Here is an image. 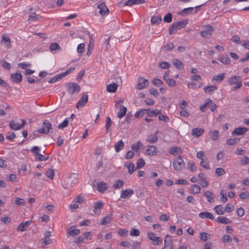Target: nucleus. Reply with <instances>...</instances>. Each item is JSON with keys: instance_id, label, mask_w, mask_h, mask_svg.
Returning <instances> with one entry per match:
<instances>
[{"instance_id": "nucleus-1", "label": "nucleus", "mask_w": 249, "mask_h": 249, "mask_svg": "<svg viewBox=\"0 0 249 249\" xmlns=\"http://www.w3.org/2000/svg\"><path fill=\"white\" fill-rule=\"evenodd\" d=\"M228 82L231 86L234 85L232 90H236L242 86V79L239 76L233 75L228 78Z\"/></svg>"}, {"instance_id": "nucleus-2", "label": "nucleus", "mask_w": 249, "mask_h": 249, "mask_svg": "<svg viewBox=\"0 0 249 249\" xmlns=\"http://www.w3.org/2000/svg\"><path fill=\"white\" fill-rule=\"evenodd\" d=\"M187 21L185 20L179 21L178 22L173 23L169 29V35H173L177 33L178 30L184 28Z\"/></svg>"}, {"instance_id": "nucleus-3", "label": "nucleus", "mask_w": 249, "mask_h": 249, "mask_svg": "<svg viewBox=\"0 0 249 249\" xmlns=\"http://www.w3.org/2000/svg\"><path fill=\"white\" fill-rule=\"evenodd\" d=\"M66 88L70 94H73L75 92H78L81 89V88L79 85L74 82L66 83Z\"/></svg>"}, {"instance_id": "nucleus-4", "label": "nucleus", "mask_w": 249, "mask_h": 249, "mask_svg": "<svg viewBox=\"0 0 249 249\" xmlns=\"http://www.w3.org/2000/svg\"><path fill=\"white\" fill-rule=\"evenodd\" d=\"M204 30L200 32L201 36L205 38H210L212 35V32L214 31L213 27L209 24L203 26Z\"/></svg>"}, {"instance_id": "nucleus-5", "label": "nucleus", "mask_w": 249, "mask_h": 249, "mask_svg": "<svg viewBox=\"0 0 249 249\" xmlns=\"http://www.w3.org/2000/svg\"><path fill=\"white\" fill-rule=\"evenodd\" d=\"M52 129V124L48 120H45L42 125V128L38 130V132L42 134H47Z\"/></svg>"}, {"instance_id": "nucleus-6", "label": "nucleus", "mask_w": 249, "mask_h": 249, "mask_svg": "<svg viewBox=\"0 0 249 249\" xmlns=\"http://www.w3.org/2000/svg\"><path fill=\"white\" fill-rule=\"evenodd\" d=\"M174 168L176 171L180 170L185 167V163L181 157L178 156V159L173 162Z\"/></svg>"}, {"instance_id": "nucleus-7", "label": "nucleus", "mask_w": 249, "mask_h": 249, "mask_svg": "<svg viewBox=\"0 0 249 249\" xmlns=\"http://www.w3.org/2000/svg\"><path fill=\"white\" fill-rule=\"evenodd\" d=\"M21 121L22 122V124H19V123H17L15 121L12 120L9 123V126L13 130H16L21 129L24 127L26 123L25 121L23 119H22Z\"/></svg>"}, {"instance_id": "nucleus-8", "label": "nucleus", "mask_w": 249, "mask_h": 249, "mask_svg": "<svg viewBox=\"0 0 249 249\" xmlns=\"http://www.w3.org/2000/svg\"><path fill=\"white\" fill-rule=\"evenodd\" d=\"M88 101V95L86 93H83L82 97L76 103V107L79 108L80 107H83Z\"/></svg>"}, {"instance_id": "nucleus-9", "label": "nucleus", "mask_w": 249, "mask_h": 249, "mask_svg": "<svg viewBox=\"0 0 249 249\" xmlns=\"http://www.w3.org/2000/svg\"><path fill=\"white\" fill-rule=\"evenodd\" d=\"M158 148L155 145H149L147 146L145 153L146 154L149 156H154L157 155L158 151Z\"/></svg>"}, {"instance_id": "nucleus-10", "label": "nucleus", "mask_w": 249, "mask_h": 249, "mask_svg": "<svg viewBox=\"0 0 249 249\" xmlns=\"http://www.w3.org/2000/svg\"><path fill=\"white\" fill-rule=\"evenodd\" d=\"M148 80L143 77H140L138 79V83L136 89H142L145 88L147 85Z\"/></svg>"}, {"instance_id": "nucleus-11", "label": "nucleus", "mask_w": 249, "mask_h": 249, "mask_svg": "<svg viewBox=\"0 0 249 249\" xmlns=\"http://www.w3.org/2000/svg\"><path fill=\"white\" fill-rule=\"evenodd\" d=\"M97 8L99 9V13L102 16L109 13V9L104 2L98 4Z\"/></svg>"}, {"instance_id": "nucleus-12", "label": "nucleus", "mask_w": 249, "mask_h": 249, "mask_svg": "<svg viewBox=\"0 0 249 249\" xmlns=\"http://www.w3.org/2000/svg\"><path fill=\"white\" fill-rule=\"evenodd\" d=\"M10 79L12 82L16 83H19L22 81V75L20 72L12 73Z\"/></svg>"}, {"instance_id": "nucleus-13", "label": "nucleus", "mask_w": 249, "mask_h": 249, "mask_svg": "<svg viewBox=\"0 0 249 249\" xmlns=\"http://www.w3.org/2000/svg\"><path fill=\"white\" fill-rule=\"evenodd\" d=\"M134 194L132 189L128 188L126 190H123L121 191V197L124 199H128Z\"/></svg>"}, {"instance_id": "nucleus-14", "label": "nucleus", "mask_w": 249, "mask_h": 249, "mask_svg": "<svg viewBox=\"0 0 249 249\" xmlns=\"http://www.w3.org/2000/svg\"><path fill=\"white\" fill-rule=\"evenodd\" d=\"M249 129L246 127H239L236 128L232 132V135H242L248 131Z\"/></svg>"}, {"instance_id": "nucleus-15", "label": "nucleus", "mask_w": 249, "mask_h": 249, "mask_svg": "<svg viewBox=\"0 0 249 249\" xmlns=\"http://www.w3.org/2000/svg\"><path fill=\"white\" fill-rule=\"evenodd\" d=\"M157 133L158 131H157L154 134H151L147 135L145 139L146 141L151 143H156L158 140V137L157 135Z\"/></svg>"}, {"instance_id": "nucleus-16", "label": "nucleus", "mask_w": 249, "mask_h": 249, "mask_svg": "<svg viewBox=\"0 0 249 249\" xmlns=\"http://www.w3.org/2000/svg\"><path fill=\"white\" fill-rule=\"evenodd\" d=\"M104 203L101 201H97L94 203V213L95 214L99 215L100 214V210L103 208Z\"/></svg>"}, {"instance_id": "nucleus-17", "label": "nucleus", "mask_w": 249, "mask_h": 249, "mask_svg": "<svg viewBox=\"0 0 249 249\" xmlns=\"http://www.w3.org/2000/svg\"><path fill=\"white\" fill-rule=\"evenodd\" d=\"M204 132V130L201 128L196 127L192 129V135L197 138L201 136Z\"/></svg>"}, {"instance_id": "nucleus-18", "label": "nucleus", "mask_w": 249, "mask_h": 249, "mask_svg": "<svg viewBox=\"0 0 249 249\" xmlns=\"http://www.w3.org/2000/svg\"><path fill=\"white\" fill-rule=\"evenodd\" d=\"M1 43L3 44L7 48H11L12 47L10 38L5 35L2 36Z\"/></svg>"}, {"instance_id": "nucleus-19", "label": "nucleus", "mask_w": 249, "mask_h": 249, "mask_svg": "<svg viewBox=\"0 0 249 249\" xmlns=\"http://www.w3.org/2000/svg\"><path fill=\"white\" fill-rule=\"evenodd\" d=\"M97 187L98 191L102 193L107 189V183L103 181L97 182Z\"/></svg>"}, {"instance_id": "nucleus-20", "label": "nucleus", "mask_w": 249, "mask_h": 249, "mask_svg": "<svg viewBox=\"0 0 249 249\" xmlns=\"http://www.w3.org/2000/svg\"><path fill=\"white\" fill-rule=\"evenodd\" d=\"M51 236V232L50 231H46L44 233V237L42 239L44 245L51 244L52 243V240L50 238Z\"/></svg>"}, {"instance_id": "nucleus-21", "label": "nucleus", "mask_w": 249, "mask_h": 249, "mask_svg": "<svg viewBox=\"0 0 249 249\" xmlns=\"http://www.w3.org/2000/svg\"><path fill=\"white\" fill-rule=\"evenodd\" d=\"M198 216L200 218L202 219H210L211 220L214 219L213 215L208 212L200 213Z\"/></svg>"}, {"instance_id": "nucleus-22", "label": "nucleus", "mask_w": 249, "mask_h": 249, "mask_svg": "<svg viewBox=\"0 0 249 249\" xmlns=\"http://www.w3.org/2000/svg\"><path fill=\"white\" fill-rule=\"evenodd\" d=\"M76 175L73 174L69 178L67 179L68 185L69 186L72 187L77 181V178Z\"/></svg>"}, {"instance_id": "nucleus-23", "label": "nucleus", "mask_w": 249, "mask_h": 249, "mask_svg": "<svg viewBox=\"0 0 249 249\" xmlns=\"http://www.w3.org/2000/svg\"><path fill=\"white\" fill-rule=\"evenodd\" d=\"M144 110H145V111H146V114H147V115L150 117L153 116H157L159 114H160V110H151L147 109H144Z\"/></svg>"}, {"instance_id": "nucleus-24", "label": "nucleus", "mask_w": 249, "mask_h": 249, "mask_svg": "<svg viewBox=\"0 0 249 249\" xmlns=\"http://www.w3.org/2000/svg\"><path fill=\"white\" fill-rule=\"evenodd\" d=\"M68 234L71 236H74L78 235L80 233V231L79 229H74L73 227H71L68 230Z\"/></svg>"}, {"instance_id": "nucleus-25", "label": "nucleus", "mask_w": 249, "mask_h": 249, "mask_svg": "<svg viewBox=\"0 0 249 249\" xmlns=\"http://www.w3.org/2000/svg\"><path fill=\"white\" fill-rule=\"evenodd\" d=\"M112 214H108L107 216L103 218V220L100 223L101 225H106L110 223L112 220Z\"/></svg>"}, {"instance_id": "nucleus-26", "label": "nucleus", "mask_w": 249, "mask_h": 249, "mask_svg": "<svg viewBox=\"0 0 249 249\" xmlns=\"http://www.w3.org/2000/svg\"><path fill=\"white\" fill-rule=\"evenodd\" d=\"M216 221L221 224H228L231 223V221L228 218L223 216H218Z\"/></svg>"}, {"instance_id": "nucleus-27", "label": "nucleus", "mask_w": 249, "mask_h": 249, "mask_svg": "<svg viewBox=\"0 0 249 249\" xmlns=\"http://www.w3.org/2000/svg\"><path fill=\"white\" fill-rule=\"evenodd\" d=\"M174 66L178 69L182 70L184 68V65L181 61L178 59H174L173 60Z\"/></svg>"}, {"instance_id": "nucleus-28", "label": "nucleus", "mask_w": 249, "mask_h": 249, "mask_svg": "<svg viewBox=\"0 0 249 249\" xmlns=\"http://www.w3.org/2000/svg\"><path fill=\"white\" fill-rule=\"evenodd\" d=\"M217 87L216 86L212 85L209 86H206L204 88V91L206 93L211 94L213 91L216 90Z\"/></svg>"}, {"instance_id": "nucleus-29", "label": "nucleus", "mask_w": 249, "mask_h": 249, "mask_svg": "<svg viewBox=\"0 0 249 249\" xmlns=\"http://www.w3.org/2000/svg\"><path fill=\"white\" fill-rule=\"evenodd\" d=\"M164 246L173 247V243L171 236L170 235H166L165 238L164 239Z\"/></svg>"}, {"instance_id": "nucleus-30", "label": "nucleus", "mask_w": 249, "mask_h": 249, "mask_svg": "<svg viewBox=\"0 0 249 249\" xmlns=\"http://www.w3.org/2000/svg\"><path fill=\"white\" fill-rule=\"evenodd\" d=\"M124 143L122 140H120L116 143L114 145L115 150L116 152H119L124 147Z\"/></svg>"}, {"instance_id": "nucleus-31", "label": "nucleus", "mask_w": 249, "mask_h": 249, "mask_svg": "<svg viewBox=\"0 0 249 249\" xmlns=\"http://www.w3.org/2000/svg\"><path fill=\"white\" fill-rule=\"evenodd\" d=\"M127 108L123 106H121L120 107V110L117 113V117L119 118H123L126 114Z\"/></svg>"}, {"instance_id": "nucleus-32", "label": "nucleus", "mask_w": 249, "mask_h": 249, "mask_svg": "<svg viewBox=\"0 0 249 249\" xmlns=\"http://www.w3.org/2000/svg\"><path fill=\"white\" fill-rule=\"evenodd\" d=\"M143 144L140 141H138L136 143H134L131 145V148L132 150L135 152H138L140 147L142 146Z\"/></svg>"}, {"instance_id": "nucleus-33", "label": "nucleus", "mask_w": 249, "mask_h": 249, "mask_svg": "<svg viewBox=\"0 0 249 249\" xmlns=\"http://www.w3.org/2000/svg\"><path fill=\"white\" fill-rule=\"evenodd\" d=\"M204 196L207 198V201L209 202L214 201V196L213 194L210 191H206L204 194Z\"/></svg>"}, {"instance_id": "nucleus-34", "label": "nucleus", "mask_w": 249, "mask_h": 249, "mask_svg": "<svg viewBox=\"0 0 249 249\" xmlns=\"http://www.w3.org/2000/svg\"><path fill=\"white\" fill-rule=\"evenodd\" d=\"M200 187L196 184H193L191 186V191L192 194H196L200 192Z\"/></svg>"}, {"instance_id": "nucleus-35", "label": "nucleus", "mask_w": 249, "mask_h": 249, "mask_svg": "<svg viewBox=\"0 0 249 249\" xmlns=\"http://www.w3.org/2000/svg\"><path fill=\"white\" fill-rule=\"evenodd\" d=\"M207 107H209L212 111H214L216 108V105L213 102V101L210 99L206 100Z\"/></svg>"}, {"instance_id": "nucleus-36", "label": "nucleus", "mask_w": 249, "mask_h": 249, "mask_svg": "<svg viewBox=\"0 0 249 249\" xmlns=\"http://www.w3.org/2000/svg\"><path fill=\"white\" fill-rule=\"evenodd\" d=\"M214 210L216 213L219 215L223 214L225 212L224 208L221 205H218L215 206L214 208Z\"/></svg>"}, {"instance_id": "nucleus-37", "label": "nucleus", "mask_w": 249, "mask_h": 249, "mask_svg": "<svg viewBox=\"0 0 249 249\" xmlns=\"http://www.w3.org/2000/svg\"><path fill=\"white\" fill-rule=\"evenodd\" d=\"M210 138L213 141H215L219 137V132L218 130H213L210 131L209 132Z\"/></svg>"}, {"instance_id": "nucleus-38", "label": "nucleus", "mask_w": 249, "mask_h": 249, "mask_svg": "<svg viewBox=\"0 0 249 249\" xmlns=\"http://www.w3.org/2000/svg\"><path fill=\"white\" fill-rule=\"evenodd\" d=\"M218 60L225 65H229L231 63V59L228 56H223L221 57H219Z\"/></svg>"}, {"instance_id": "nucleus-39", "label": "nucleus", "mask_w": 249, "mask_h": 249, "mask_svg": "<svg viewBox=\"0 0 249 249\" xmlns=\"http://www.w3.org/2000/svg\"><path fill=\"white\" fill-rule=\"evenodd\" d=\"M117 88V85L115 83L110 84L107 86V90L109 92H115Z\"/></svg>"}, {"instance_id": "nucleus-40", "label": "nucleus", "mask_w": 249, "mask_h": 249, "mask_svg": "<svg viewBox=\"0 0 249 249\" xmlns=\"http://www.w3.org/2000/svg\"><path fill=\"white\" fill-rule=\"evenodd\" d=\"M225 74H226V73L225 72H223V73L218 74L217 75H214L213 77V80H214V81H217L219 82H221V81H222L224 80L225 76Z\"/></svg>"}, {"instance_id": "nucleus-41", "label": "nucleus", "mask_w": 249, "mask_h": 249, "mask_svg": "<svg viewBox=\"0 0 249 249\" xmlns=\"http://www.w3.org/2000/svg\"><path fill=\"white\" fill-rule=\"evenodd\" d=\"M161 21V17L159 16H153L151 19V23L152 25L159 24Z\"/></svg>"}, {"instance_id": "nucleus-42", "label": "nucleus", "mask_w": 249, "mask_h": 249, "mask_svg": "<svg viewBox=\"0 0 249 249\" xmlns=\"http://www.w3.org/2000/svg\"><path fill=\"white\" fill-rule=\"evenodd\" d=\"M70 118H66L65 120L61 123L59 124L57 126L58 129H63L66 127L69 124Z\"/></svg>"}, {"instance_id": "nucleus-43", "label": "nucleus", "mask_w": 249, "mask_h": 249, "mask_svg": "<svg viewBox=\"0 0 249 249\" xmlns=\"http://www.w3.org/2000/svg\"><path fill=\"white\" fill-rule=\"evenodd\" d=\"M152 244L155 246L160 245L162 242V239L160 237L156 236L152 240Z\"/></svg>"}, {"instance_id": "nucleus-44", "label": "nucleus", "mask_w": 249, "mask_h": 249, "mask_svg": "<svg viewBox=\"0 0 249 249\" xmlns=\"http://www.w3.org/2000/svg\"><path fill=\"white\" fill-rule=\"evenodd\" d=\"M145 164L144 160L142 158H140L137 162L136 169L141 168L144 166Z\"/></svg>"}, {"instance_id": "nucleus-45", "label": "nucleus", "mask_w": 249, "mask_h": 249, "mask_svg": "<svg viewBox=\"0 0 249 249\" xmlns=\"http://www.w3.org/2000/svg\"><path fill=\"white\" fill-rule=\"evenodd\" d=\"M152 83L156 87H160V86L162 85L163 84L162 81L157 78H154L152 80Z\"/></svg>"}, {"instance_id": "nucleus-46", "label": "nucleus", "mask_w": 249, "mask_h": 249, "mask_svg": "<svg viewBox=\"0 0 249 249\" xmlns=\"http://www.w3.org/2000/svg\"><path fill=\"white\" fill-rule=\"evenodd\" d=\"M50 49L52 52L56 51V50H60V47L57 43H53L50 46Z\"/></svg>"}, {"instance_id": "nucleus-47", "label": "nucleus", "mask_w": 249, "mask_h": 249, "mask_svg": "<svg viewBox=\"0 0 249 249\" xmlns=\"http://www.w3.org/2000/svg\"><path fill=\"white\" fill-rule=\"evenodd\" d=\"M165 81L170 87H174L176 86V81L172 78H168L165 79Z\"/></svg>"}, {"instance_id": "nucleus-48", "label": "nucleus", "mask_w": 249, "mask_h": 249, "mask_svg": "<svg viewBox=\"0 0 249 249\" xmlns=\"http://www.w3.org/2000/svg\"><path fill=\"white\" fill-rule=\"evenodd\" d=\"M112 122L110 118L108 116L107 117L106 120V124H105V128H106L107 132L109 130L111 125L112 124Z\"/></svg>"}, {"instance_id": "nucleus-49", "label": "nucleus", "mask_w": 249, "mask_h": 249, "mask_svg": "<svg viewBox=\"0 0 249 249\" xmlns=\"http://www.w3.org/2000/svg\"><path fill=\"white\" fill-rule=\"evenodd\" d=\"M224 209L225 212L231 213L234 210V206L231 203H228Z\"/></svg>"}, {"instance_id": "nucleus-50", "label": "nucleus", "mask_w": 249, "mask_h": 249, "mask_svg": "<svg viewBox=\"0 0 249 249\" xmlns=\"http://www.w3.org/2000/svg\"><path fill=\"white\" fill-rule=\"evenodd\" d=\"M174 45L172 42H168L166 45L163 46L162 49L164 51H170L173 49Z\"/></svg>"}, {"instance_id": "nucleus-51", "label": "nucleus", "mask_w": 249, "mask_h": 249, "mask_svg": "<svg viewBox=\"0 0 249 249\" xmlns=\"http://www.w3.org/2000/svg\"><path fill=\"white\" fill-rule=\"evenodd\" d=\"M61 78H62V77L60 76V74H58L55 75V76H54L51 79H50L48 81V82L49 83H51V84L54 83L58 81L60 79H61Z\"/></svg>"}, {"instance_id": "nucleus-52", "label": "nucleus", "mask_w": 249, "mask_h": 249, "mask_svg": "<svg viewBox=\"0 0 249 249\" xmlns=\"http://www.w3.org/2000/svg\"><path fill=\"white\" fill-rule=\"evenodd\" d=\"M124 185V181L122 180H118L113 185V188L115 189H119L121 188Z\"/></svg>"}, {"instance_id": "nucleus-53", "label": "nucleus", "mask_w": 249, "mask_h": 249, "mask_svg": "<svg viewBox=\"0 0 249 249\" xmlns=\"http://www.w3.org/2000/svg\"><path fill=\"white\" fill-rule=\"evenodd\" d=\"M126 167L128 170V173L130 174H132L134 171V164L130 161L128 164L126 165Z\"/></svg>"}, {"instance_id": "nucleus-54", "label": "nucleus", "mask_w": 249, "mask_h": 249, "mask_svg": "<svg viewBox=\"0 0 249 249\" xmlns=\"http://www.w3.org/2000/svg\"><path fill=\"white\" fill-rule=\"evenodd\" d=\"M46 175L49 178L53 179L54 176V170L51 169H49L46 173Z\"/></svg>"}, {"instance_id": "nucleus-55", "label": "nucleus", "mask_w": 249, "mask_h": 249, "mask_svg": "<svg viewBox=\"0 0 249 249\" xmlns=\"http://www.w3.org/2000/svg\"><path fill=\"white\" fill-rule=\"evenodd\" d=\"M35 158L38 161H45L48 159L49 157H46L39 153L35 156Z\"/></svg>"}, {"instance_id": "nucleus-56", "label": "nucleus", "mask_w": 249, "mask_h": 249, "mask_svg": "<svg viewBox=\"0 0 249 249\" xmlns=\"http://www.w3.org/2000/svg\"><path fill=\"white\" fill-rule=\"evenodd\" d=\"M215 172L216 175L218 177L224 175L226 173L225 170L223 168L220 167L217 168L215 169Z\"/></svg>"}, {"instance_id": "nucleus-57", "label": "nucleus", "mask_w": 249, "mask_h": 249, "mask_svg": "<svg viewBox=\"0 0 249 249\" xmlns=\"http://www.w3.org/2000/svg\"><path fill=\"white\" fill-rule=\"evenodd\" d=\"M163 20L165 22L170 23L172 21V15L171 13H168L166 14L164 16Z\"/></svg>"}, {"instance_id": "nucleus-58", "label": "nucleus", "mask_w": 249, "mask_h": 249, "mask_svg": "<svg viewBox=\"0 0 249 249\" xmlns=\"http://www.w3.org/2000/svg\"><path fill=\"white\" fill-rule=\"evenodd\" d=\"M158 115L159 120L163 121L164 123H168L169 121V118L167 116L162 114L161 112Z\"/></svg>"}, {"instance_id": "nucleus-59", "label": "nucleus", "mask_w": 249, "mask_h": 249, "mask_svg": "<svg viewBox=\"0 0 249 249\" xmlns=\"http://www.w3.org/2000/svg\"><path fill=\"white\" fill-rule=\"evenodd\" d=\"M200 165L205 169H210V166L209 162L208 161H205L204 160L201 161L200 163Z\"/></svg>"}, {"instance_id": "nucleus-60", "label": "nucleus", "mask_w": 249, "mask_h": 249, "mask_svg": "<svg viewBox=\"0 0 249 249\" xmlns=\"http://www.w3.org/2000/svg\"><path fill=\"white\" fill-rule=\"evenodd\" d=\"M40 151V149L37 146H33L31 149V152L34 154L35 156H36L37 154H39Z\"/></svg>"}, {"instance_id": "nucleus-61", "label": "nucleus", "mask_w": 249, "mask_h": 249, "mask_svg": "<svg viewBox=\"0 0 249 249\" xmlns=\"http://www.w3.org/2000/svg\"><path fill=\"white\" fill-rule=\"evenodd\" d=\"M220 196H221V198H220L221 201L224 203L226 202L228 200L227 197L226 196V192H224V190H222L220 192Z\"/></svg>"}, {"instance_id": "nucleus-62", "label": "nucleus", "mask_w": 249, "mask_h": 249, "mask_svg": "<svg viewBox=\"0 0 249 249\" xmlns=\"http://www.w3.org/2000/svg\"><path fill=\"white\" fill-rule=\"evenodd\" d=\"M170 66V64L167 62L164 61L159 63V67L162 69H168Z\"/></svg>"}, {"instance_id": "nucleus-63", "label": "nucleus", "mask_w": 249, "mask_h": 249, "mask_svg": "<svg viewBox=\"0 0 249 249\" xmlns=\"http://www.w3.org/2000/svg\"><path fill=\"white\" fill-rule=\"evenodd\" d=\"M0 64L3 68L6 69L7 70H10L11 68V65L10 63H8V62L5 60H2L0 61Z\"/></svg>"}, {"instance_id": "nucleus-64", "label": "nucleus", "mask_w": 249, "mask_h": 249, "mask_svg": "<svg viewBox=\"0 0 249 249\" xmlns=\"http://www.w3.org/2000/svg\"><path fill=\"white\" fill-rule=\"evenodd\" d=\"M240 197L242 199H246L249 198V192L246 191L245 192H242L239 195Z\"/></svg>"}]
</instances>
